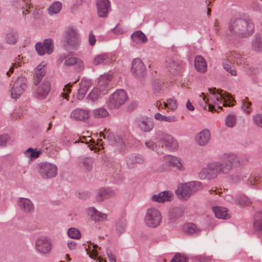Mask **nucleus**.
Wrapping results in <instances>:
<instances>
[{"mask_svg":"<svg viewBox=\"0 0 262 262\" xmlns=\"http://www.w3.org/2000/svg\"><path fill=\"white\" fill-rule=\"evenodd\" d=\"M241 165L237 156L233 153H226L222 155L221 161H214L207 164L199 172L201 179L211 180L219 175L228 174L235 167Z\"/></svg>","mask_w":262,"mask_h":262,"instance_id":"obj_1","label":"nucleus"},{"mask_svg":"<svg viewBox=\"0 0 262 262\" xmlns=\"http://www.w3.org/2000/svg\"><path fill=\"white\" fill-rule=\"evenodd\" d=\"M209 95L208 97L204 95V93H202L201 94L199 95L200 98L199 101H201L200 105L203 107L206 108V104H208V110L210 111L215 110V106L220 109L222 108L221 105L224 106H229V104L225 100L226 97L231 100V97L229 96V94L225 96L224 94L222 93V91H217L214 88L213 89H209L208 90Z\"/></svg>","mask_w":262,"mask_h":262,"instance_id":"obj_2","label":"nucleus"},{"mask_svg":"<svg viewBox=\"0 0 262 262\" xmlns=\"http://www.w3.org/2000/svg\"><path fill=\"white\" fill-rule=\"evenodd\" d=\"M228 29L232 35L239 37H246L253 33L254 25L250 19L232 17L228 23Z\"/></svg>","mask_w":262,"mask_h":262,"instance_id":"obj_3","label":"nucleus"},{"mask_svg":"<svg viewBox=\"0 0 262 262\" xmlns=\"http://www.w3.org/2000/svg\"><path fill=\"white\" fill-rule=\"evenodd\" d=\"M156 139L163 153L166 151H173L178 147L177 141L170 134L159 132L157 133Z\"/></svg>","mask_w":262,"mask_h":262,"instance_id":"obj_4","label":"nucleus"},{"mask_svg":"<svg viewBox=\"0 0 262 262\" xmlns=\"http://www.w3.org/2000/svg\"><path fill=\"white\" fill-rule=\"evenodd\" d=\"M162 216L160 211L155 208H149L146 212L144 220L145 225L151 228L158 227L162 222Z\"/></svg>","mask_w":262,"mask_h":262,"instance_id":"obj_5","label":"nucleus"},{"mask_svg":"<svg viewBox=\"0 0 262 262\" xmlns=\"http://www.w3.org/2000/svg\"><path fill=\"white\" fill-rule=\"evenodd\" d=\"M202 189L201 183L200 182H191L185 184L179 187L176 191V193L180 195L184 199H187L195 191Z\"/></svg>","mask_w":262,"mask_h":262,"instance_id":"obj_6","label":"nucleus"},{"mask_svg":"<svg viewBox=\"0 0 262 262\" xmlns=\"http://www.w3.org/2000/svg\"><path fill=\"white\" fill-rule=\"evenodd\" d=\"M38 172L43 179H50L55 177L57 174L56 165L49 162H42L38 164Z\"/></svg>","mask_w":262,"mask_h":262,"instance_id":"obj_7","label":"nucleus"},{"mask_svg":"<svg viewBox=\"0 0 262 262\" xmlns=\"http://www.w3.org/2000/svg\"><path fill=\"white\" fill-rule=\"evenodd\" d=\"M127 98V95L124 90H117L110 96L108 107L110 109L118 108L124 103Z\"/></svg>","mask_w":262,"mask_h":262,"instance_id":"obj_8","label":"nucleus"},{"mask_svg":"<svg viewBox=\"0 0 262 262\" xmlns=\"http://www.w3.org/2000/svg\"><path fill=\"white\" fill-rule=\"evenodd\" d=\"M64 38L68 46L73 49H76L80 45V38L76 29L68 28L64 33Z\"/></svg>","mask_w":262,"mask_h":262,"instance_id":"obj_9","label":"nucleus"},{"mask_svg":"<svg viewBox=\"0 0 262 262\" xmlns=\"http://www.w3.org/2000/svg\"><path fill=\"white\" fill-rule=\"evenodd\" d=\"M27 88V80L23 77H18L11 90V96L14 99L18 98Z\"/></svg>","mask_w":262,"mask_h":262,"instance_id":"obj_10","label":"nucleus"},{"mask_svg":"<svg viewBox=\"0 0 262 262\" xmlns=\"http://www.w3.org/2000/svg\"><path fill=\"white\" fill-rule=\"evenodd\" d=\"M35 47L36 52L39 55H43L46 52L50 54L53 51V40L50 38L46 39L42 43H36Z\"/></svg>","mask_w":262,"mask_h":262,"instance_id":"obj_11","label":"nucleus"},{"mask_svg":"<svg viewBox=\"0 0 262 262\" xmlns=\"http://www.w3.org/2000/svg\"><path fill=\"white\" fill-rule=\"evenodd\" d=\"M96 6L99 17L101 18L107 17L111 10L109 0H96Z\"/></svg>","mask_w":262,"mask_h":262,"instance_id":"obj_12","label":"nucleus"},{"mask_svg":"<svg viewBox=\"0 0 262 262\" xmlns=\"http://www.w3.org/2000/svg\"><path fill=\"white\" fill-rule=\"evenodd\" d=\"M35 248L37 251L42 254H47L51 250V242L50 239L46 237L38 238L35 242Z\"/></svg>","mask_w":262,"mask_h":262,"instance_id":"obj_13","label":"nucleus"},{"mask_svg":"<svg viewBox=\"0 0 262 262\" xmlns=\"http://www.w3.org/2000/svg\"><path fill=\"white\" fill-rule=\"evenodd\" d=\"M90 114L89 110L78 108L71 112L70 118L74 121H86L89 119Z\"/></svg>","mask_w":262,"mask_h":262,"instance_id":"obj_14","label":"nucleus"},{"mask_svg":"<svg viewBox=\"0 0 262 262\" xmlns=\"http://www.w3.org/2000/svg\"><path fill=\"white\" fill-rule=\"evenodd\" d=\"M131 71L135 76L140 78L146 74V69L141 59L136 58L132 62Z\"/></svg>","mask_w":262,"mask_h":262,"instance_id":"obj_15","label":"nucleus"},{"mask_svg":"<svg viewBox=\"0 0 262 262\" xmlns=\"http://www.w3.org/2000/svg\"><path fill=\"white\" fill-rule=\"evenodd\" d=\"M19 209L26 213H32L34 211V206L32 201L25 198H19L17 201Z\"/></svg>","mask_w":262,"mask_h":262,"instance_id":"obj_16","label":"nucleus"},{"mask_svg":"<svg viewBox=\"0 0 262 262\" xmlns=\"http://www.w3.org/2000/svg\"><path fill=\"white\" fill-rule=\"evenodd\" d=\"M51 90V84L48 81L45 80L39 85L34 94L35 97L38 99H45Z\"/></svg>","mask_w":262,"mask_h":262,"instance_id":"obj_17","label":"nucleus"},{"mask_svg":"<svg viewBox=\"0 0 262 262\" xmlns=\"http://www.w3.org/2000/svg\"><path fill=\"white\" fill-rule=\"evenodd\" d=\"M91 245H89L88 248L85 247L87 253L89 255V256L93 259H95L99 262H106V260H104L100 256V247H99L97 245L94 244L93 243H90Z\"/></svg>","mask_w":262,"mask_h":262,"instance_id":"obj_18","label":"nucleus"},{"mask_svg":"<svg viewBox=\"0 0 262 262\" xmlns=\"http://www.w3.org/2000/svg\"><path fill=\"white\" fill-rule=\"evenodd\" d=\"M144 161L143 157L137 154H131L126 158V165L129 169L136 167L138 164H143Z\"/></svg>","mask_w":262,"mask_h":262,"instance_id":"obj_19","label":"nucleus"},{"mask_svg":"<svg viewBox=\"0 0 262 262\" xmlns=\"http://www.w3.org/2000/svg\"><path fill=\"white\" fill-rule=\"evenodd\" d=\"M136 123L140 129L145 132H150L154 125L153 120L148 117L138 119Z\"/></svg>","mask_w":262,"mask_h":262,"instance_id":"obj_20","label":"nucleus"},{"mask_svg":"<svg viewBox=\"0 0 262 262\" xmlns=\"http://www.w3.org/2000/svg\"><path fill=\"white\" fill-rule=\"evenodd\" d=\"M195 141L200 146H205L210 139V133L208 129H204L196 134Z\"/></svg>","mask_w":262,"mask_h":262,"instance_id":"obj_21","label":"nucleus"},{"mask_svg":"<svg viewBox=\"0 0 262 262\" xmlns=\"http://www.w3.org/2000/svg\"><path fill=\"white\" fill-rule=\"evenodd\" d=\"M115 191L110 188H101L97 190L96 199L98 202H101L115 195Z\"/></svg>","mask_w":262,"mask_h":262,"instance_id":"obj_22","label":"nucleus"},{"mask_svg":"<svg viewBox=\"0 0 262 262\" xmlns=\"http://www.w3.org/2000/svg\"><path fill=\"white\" fill-rule=\"evenodd\" d=\"M172 194L169 191H164L158 194H155L151 196L152 201L157 203H164L165 202L170 201L171 200Z\"/></svg>","mask_w":262,"mask_h":262,"instance_id":"obj_23","label":"nucleus"},{"mask_svg":"<svg viewBox=\"0 0 262 262\" xmlns=\"http://www.w3.org/2000/svg\"><path fill=\"white\" fill-rule=\"evenodd\" d=\"M94 159L92 157H81L79 159V166L86 171H90L93 167Z\"/></svg>","mask_w":262,"mask_h":262,"instance_id":"obj_24","label":"nucleus"},{"mask_svg":"<svg viewBox=\"0 0 262 262\" xmlns=\"http://www.w3.org/2000/svg\"><path fill=\"white\" fill-rule=\"evenodd\" d=\"M167 162L169 165L175 167L179 171H184L185 170V168L181 160L176 157L168 156Z\"/></svg>","mask_w":262,"mask_h":262,"instance_id":"obj_25","label":"nucleus"},{"mask_svg":"<svg viewBox=\"0 0 262 262\" xmlns=\"http://www.w3.org/2000/svg\"><path fill=\"white\" fill-rule=\"evenodd\" d=\"M89 214L92 220L95 221H103L107 219V215L97 210L95 208L91 207L89 209Z\"/></svg>","mask_w":262,"mask_h":262,"instance_id":"obj_26","label":"nucleus"},{"mask_svg":"<svg viewBox=\"0 0 262 262\" xmlns=\"http://www.w3.org/2000/svg\"><path fill=\"white\" fill-rule=\"evenodd\" d=\"M194 66L197 71L205 72L207 70V63L205 59L201 55H198L195 57Z\"/></svg>","mask_w":262,"mask_h":262,"instance_id":"obj_27","label":"nucleus"},{"mask_svg":"<svg viewBox=\"0 0 262 262\" xmlns=\"http://www.w3.org/2000/svg\"><path fill=\"white\" fill-rule=\"evenodd\" d=\"M212 210L216 217L221 219H228L230 217L229 214L227 213V209L223 207H213Z\"/></svg>","mask_w":262,"mask_h":262,"instance_id":"obj_28","label":"nucleus"},{"mask_svg":"<svg viewBox=\"0 0 262 262\" xmlns=\"http://www.w3.org/2000/svg\"><path fill=\"white\" fill-rule=\"evenodd\" d=\"M35 74L36 80L34 82L36 85H37L46 74L45 64L43 62L41 63L36 68Z\"/></svg>","mask_w":262,"mask_h":262,"instance_id":"obj_29","label":"nucleus"},{"mask_svg":"<svg viewBox=\"0 0 262 262\" xmlns=\"http://www.w3.org/2000/svg\"><path fill=\"white\" fill-rule=\"evenodd\" d=\"M254 229L262 234V211L257 212L254 215Z\"/></svg>","mask_w":262,"mask_h":262,"instance_id":"obj_30","label":"nucleus"},{"mask_svg":"<svg viewBox=\"0 0 262 262\" xmlns=\"http://www.w3.org/2000/svg\"><path fill=\"white\" fill-rule=\"evenodd\" d=\"M236 203L242 207H245L250 206L252 202L251 200L246 195L241 194L237 196L235 199Z\"/></svg>","mask_w":262,"mask_h":262,"instance_id":"obj_31","label":"nucleus"},{"mask_svg":"<svg viewBox=\"0 0 262 262\" xmlns=\"http://www.w3.org/2000/svg\"><path fill=\"white\" fill-rule=\"evenodd\" d=\"M133 41L137 43H142L147 41V37L141 31H137L131 35Z\"/></svg>","mask_w":262,"mask_h":262,"instance_id":"obj_32","label":"nucleus"},{"mask_svg":"<svg viewBox=\"0 0 262 262\" xmlns=\"http://www.w3.org/2000/svg\"><path fill=\"white\" fill-rule=\"evenodd\" d=\"M154 117L157 120L168 123L176 122L178 120V118L174 115L166 116L159 113L155 114Z\"/></svg>","mask_w":262,"mask_h":262,"instance_id":"obj_33","label":"nucleus"},{"mask_svg":"<svg viewBox=\"0 0 262 262\" xmlns=\"http://www.w3.org/2000/svg\"><path fill=\"white\" fill-rule=\"evenodd\" d=\"M245 178H246V176L239 170L235 171L232 174L228 176L229 180L234 183H239L241 181H243Z\"/></svg>","mask_w":262,"mask_h":262,"instance_id":"obj_34","label":"nucleus"},{"mask_svg":"<svg viewBox=\"0 0 262 262\" xmlns=\"http://www.w3.org/2000/svg\"><path fill=\"white\" fill-rule=\"evenodd\" d=\"M126 227V221L124 219L121 218L118 220L115 224V231L116 233L120 235L123 233Z\"/></svg>","mask_w":262,"mask_h":262,"instance_id":"obj_35","label":"nucleus"},{"mask_svg":"<svg viewBox=\"0 0 262 262\" xmlns=\"http://www.w3.org/2000/svg\"><path fill=\"white\" fill-rule=\"evenodd\" d=\"M252 48L256 52L262 51V41L259 35H256L254 36L252 42Z\"/></svg>","mask_w":262,"mask_h":262,"instance_id":"obj_36","label":"nucleus"},{"mask_svg":"<svg viewBox=\"0 0 262 262\" xmlns=\"http://www.w3.org/2000/svg\"><path fill=\"white\" fill-rule=\"evenodd\" d=\"M183 230L189 234H198L200 231L196 225L193 223L185 224L183 226Z\"/></svg>","mask_w":262,"mask_h":262,"instance_id":"obj_37","label":"nucleus"},{"mask_svg":"<svg viewBox=\"0 0 262 262\" xmlns=\"http://www.w3.org/2000/svg\"><path fill=\"white\" fill-rule=\"evenodd\" d=\"M62 8V4L60 2H54L48 8V12L50 15L58 13Z\"/></svg>","mask_w":262,"mask_h":262,"instance_id":"obj_38","label":"nucleus"},{"mask_svg":"<svg viewBox=\"0 0 262 262\" xmlns=\"http://www.w3.org/2000/svg\"><path fill=\"white\" fill-rule=\"evenodd\" d=\"M41 154V150H37L36 149H33L32 147L29 148L24 152L26 157L31 160L37 158Z\"/></svg>","mask_w":262,"mask_h":262,"instance_id":"obj_39","label":"nucleus"},{"mask_svg":"<svg viewBox=\"0 0 262 262\" xmlns=\"http://www.w3.org/2000/svg\"><path fill=\"white\" fill-rule=\"evenodd\" d=\"M232 63L231 61L227 59H224L223 60V68L232 76L236 75V71L235 69L232 66Z\"/></svg>","mask_w":262,"mask_h":262,"instance_id":"obj_40","label":"nucleus"},{"mask_svg":"<svg viewBox=\"0 0 262 262\" xmlns=\"http://www.w3.org/2000/svg\"><path fill=\"white\" fill-rule=\"evenodd\" d=\"M18 34L15 31H10L6 35V41L10 45H14L18 40Z\"/></svg>","mask_w":262,"mask_h":262,"instance_id":"obj_41","label":"nucleus"},{"mask_svg":"<svg viewBox=\"0 0 262 262\" xmlns=\"http://www.w3.org/2000/svg\"><path fill=\"white\" fill-rule=\"evenodd\" d=\"M100 97V90L98 88L93 89L87 96L89 101L95 102L97 101Z\"/></svg>","mask_w":262,"mask_h":262,"instance_id":"obj_42","label":"nucleus"},{"mask_svg":"<svg viewBox=\"0 0 262 262\" xmlns=\"http://www.w3.org/2000/svg\"><path fill=\"white\" fill-rule=\"evenodd\" d=\"M93 115L94 118L100 119L107 117L108 113L105 108L100 107L93 110Z\"/></svg>","mask_w":262,"mask_h":262,"instance_id":"obj_43","label":"nucleus"},{"mask_svg":"<svg viewBox=\"0 0 262 262\" xmlns=\"http://www.w3.org/2000/svg\"><path fill=\"white\" fill-rule=\"evenodd\" d=\"M145 146L147 148L155 151L158 154H163V150H161L159 145H158L154 141L149 140L146 141Z\"/></svg>","mask_w":262,"mask_h":262,"instance_id":"obj_44","label":"nucleus"},{"mask_svg":"<svg viewBox=\"0 0 262 262\" xmlns=\"http://www.w3.org/2000/svg\"><path fill=\"white\" fill-rule=\"evenodd\" d=\"M183 214V210L180 207L171 209L169 212V216L171 219L176 220L180 217Z\"/></svg>","mask_w":262,"mask_h":262,"instance_id":"obj_45","label":"nucleus"},{"mask_svg":"<svg viewBox=\"0 0 262 262\" xmlns=\"http://www.w3.org/2000/svg\"><path fill=\"white\" fill-rule=\"evenodd\" d=\"M166 66L169 71L174 73L179 70V67L178 62H176L172 58H168L166 60Z\"/></svg>","mask_w":262,"mask_h":262,"instance_id":"obj_46","label":"nucleus"},{"mask_svg":"<svg viewBox=\"0 0 262 262\" xmlns=\"http://www.w3.org/2000/svg\"><path fill=\"white\" fill-rule=\"evenodd\" d=\"M69 236L73 239H79L81 237L80 231L75 228H71L68 231Z\"/></svg>","mask_w":262,"mask_h":262,"instance_id":"obj_47","label":"nucleus"},{"mask_svg":"<svg viewBox=\"0 0 262 262\" xmlns=\"http://www.w3.org/2000/svg\"><path fill=\"white\" fill-rule=\"evenodd\" d=\"M226 125L229 127H232L236 123V116L233 114L228 115L225 118Z\"/></svg>","mask_w":262,"mask_h":262,"instance_id":"obj_48","label":"nucleus"},{"mask_svg":"<svg viewBox=\"0 0 262 262\" xmlns=\"http://www.w3.org/2000/svg\"><path fill=\"white\" fill-rule=\"evenodd\" d=\"M108 58L106 54H102L95 56L93 59V63L95 65H98L102 63L104 60Z\"/></svg>","mask_w":262,"mask_h":262,"instance_id":"obj_49","label":"nucleus"},{"mask_svg":"<svg viewBox=\"0 0 262 262\" xmlns=\"http://www.w3.org/2000/svg\"><path fill=\"white\" fill-rule=\"evenodd\" d=\"M23 5H22L23 14L26 16L27 14L30 13V9L32 8L29 2L30 0H21Z\"/></svg>","mask_w":262,"mask_h":262,"instance_id":"obj_50","label":"nucleus"},{"mask_svg":"<svg viewBox=\"0 0 262 262\" xmlns=\"http://www.w3.org/2000/svg\"><path fill=\"white\" fill-rule=\"evenodd\" d=\"M170 262H187V258L184 255L177 253L171 260Z\"/></svg>","mask_w":262,"mask_h":262,"instance_id":"obj_51","label":"nucleus"},{"mask_svg":"<svg viewBox=\"0 0 262 262\" xmlns=\"http://www.w3.org/2000/svg\"><path fill=\"white\" fill-rule=\"evenodd\" d=\"M254 124L259 127L262 128V114H258L252 116Z\"/></svg>","mask_w":262,"mask_h":262,"instance_id":"obj_52","label":"nucleus"},{"mask_svg":"<svg viewBox=\"0 0 262 262\" xmlns=\"http://www.w3.org/2000/svg\"><path fill=\"white\" fill-rule=\"evenodd\" d=\"M251 104V102L245 101L243 102L241 107L244 112L247 114H249L252 111V108L250 107Z\"/></svg>","mask_w":262,"mask_h":262,"instance_id":"obj_53","label":"nucleus"},{"mask_svg":"<svg viewBox=\"0 0 262 262\" xmlns=\"http://www.w3.org/2000/svg\"><path fill=\"white\" fill-rule=\"evenodd\" d=\"M168 108L171 111H174L177 108V104L176 100L171 98L168 99Z\"/></svg>","mask_w":262,"mask_h":262,"instance_id":"obj_54","label":"nucleus"},{"mask_svg":"<svg viewBox=\"0 0 262 262\" xmlns=\"http://www.w3.org/2000/svg\"><path fill=\"white\" fill-rule=\"evenodd\" d=\"M77 62V59L74 57H70L66 59L64 64L65 66L70 67L75 64Z\"/></svg>","mask_w":262,"mask_h":262,"instance_id":"obj_55","label":"nucleus"},{"mask_svg":"<svg viewBox=\"0 0 262 262\" xmlns=\"http://www.w3.org/2000/svg\"><path fill=\"white\" fill-rule=\"evenodd\" d=\"M112 31L116 35L122 34L125 32V30L119 24L117 25Z\"/></svg>","mask_w":262,"mask_h":262,"instance_id":"obj_56","label":"nucleus"},{"mask_svg":"<svg viewBox=\"0 0 262 262\" xmlns=\"http://www.w3.org/2000/svg\"><path fill=\"white\" fill-rule=\"evenodd\" d=\"M90 85L91 83L89 81L82 79L80 84V88L87 92Z\"/></svg>","mask_w":262,"mask_h":262,"instance_id":"obj_57","label":"nucleus"},{"mask_svg":"<svg viewBox=\"0 0 262 262\" xmlns=\"http://www.w3.org/2000/svg\"><path fill=\"white\" fill-rule=\"evenodd\" d=\"M106 254L110 262H116V257L112 251L107 249L106 250Z\"/></svg>","mask_w":262,"mask_h":262,"instance_id":"obj_58","label":"nucleus"},{"mask_svg":"<svg viewBox=\"0 0 262 262\" xmlns=\"http://www.w3.org/2000/svg\"><path fill=\"white\" fill-rule=\"evenodd\" d=\"M249 181L250 183L253 185L260 184L262 188V178H259L258 177L256 178L255 176H252L250 178Z\"/></svg>","mask_w":262,"mask_h":262,"instance_id":"obj_59","label":"nucleus"},{"mask_svg":"<svg viewBox=\"0 0 262 262\" xmlns=\"http://www.w3.org/2000/svg\"><path fill=\"white\" fill-rule=\"evenodd\" d=\"M96 39L95 36L94 35L93 31H90L89 35V43L91 46L95 45Z\"/></svg>","mask_w":262,"mask_h":262,"instance_id":"obj_60","label":"nucleus"},{"mask_svg":"<svg viewBox=\"0 0 262 262\" xmlns=\"http://www.w3.org/2000/svg\"><path fill=\"white\" fill-rule=\"evenodd\" d=\"M8 136L7 135H3L0 136V146H5L8 140Z\"/></svg>","mask_w":262,"mask_h":262,"instance_id":"obj_61","label":"nucleus"},{"mask_svg":"<svg viewBox=\"0 0 262 262\" xmlns=\"http://www.w3.org/2000/svg\"><path fill=\"white\" fill-rule=\"evenodd\" d=\"M86 91H85L84 90L81 89L80 88L78 90L77 94V98L79 100L82 99L85 96V94L86 93Z\"/></svg>","mask_w":262,"mask_h":262,"instance_id":"obj_62","label":"nucleus"},{"mask_svg":"<svg viewBox=\"0 0 262 262\" xmlns=\"http://www.w3.org/2000/svg\"><path fill=\"white\" fill-rule=\"evenodd\" d=\"M197 259L200 262H209L211 259L210 257L205 255H199L197 257Z\"/></svg>","mask_w":262,"mask_h":262,"instance_id":"obj_63","label":"nucleus"},{"mask_svg":"<svg viewBox=\"0 0 262 262\" xmlns=\"http://www.w3.org/2000/svg\"><path fill=\"white\" fill-rule=\"evenodd\" d=\"M137 103L136 101H133L128 105L127 110L129 112L133 111L137 106Z\"/></svg>","mask_w":262,"mask_h":262,"instance_id":"obj_64","label":"nucleus"}]
</instances>
